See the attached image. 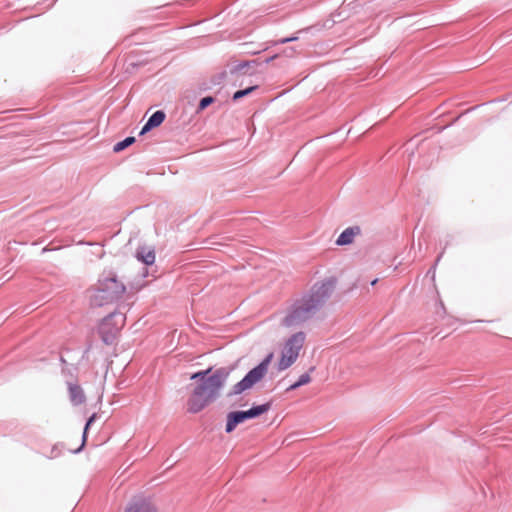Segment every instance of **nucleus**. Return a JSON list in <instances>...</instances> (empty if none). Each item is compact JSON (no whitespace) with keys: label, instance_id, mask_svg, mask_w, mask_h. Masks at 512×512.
Instances as JSON below:
<instances>
[{"label":"nucleus","instance_id":"f3484780","mask_svg":"<svg viewBox=\"0 0 512 512\" xmlns=\"http://www.w3.org/2000/svg\"><path fill=\"white\" fill-rule=\"evenodd\" d=\"M377 281H378V279H374V280L371 282V285H372V286L376 285Z\"/></svg>","mask_w":512,"mask_h":512},{"label":"nucleus","instance_id":"0eeeda50","mask_svg":"<svg viewBox=\"0 0 512 512\" xmlns=\"http://www.w3.org/2000/svg\"><path fill=\"white\" fill-rule=\"evenodd\" d=\"M70 401L73 405H80L85 402V395L82 388L77 384L68 385Z\"/></svg>","mask_w":512,"mask_h":512},{"label":"nucleus","instance_id":"f8f14e48","mask_svg":"<svg viewBox=\"0 0 512 512\" xmlns=\"http://www.w3.org/2000/svg\"><path fill=\"white\" fill-rule=\"evenodd\" d=\"M310 381H311V377H310V375H309L308 373L302 374V375L299 377L298 381H297V382H295L294 384H292V385L288 388V390H295V389L299 388V387H300V386H302V385H306V384H308Z\"/></svg>","mask_w":512,"mask_h":512},{"label":"nucleus","instance_id":"4468645a","mask_svg":"<svg viewBox=\"0 0 512 512\" xmlns=\"http://www.w3.org/2000/svg\"><path fill=\"white\" fill-rule=\"evenodd\" d=\"M257 88V86L248 87L244 90H239L234 93L233 100H239L240 98L250 94L252 91H254Z\"/></svg>","mask_w":512,"mask_h":512},{"label":"nucleus","instance_id":"9b49d317","mask_svg":"<svg viewBox=\"0 0 512 512\" xmlns=\"http://www.w3.org/2000/svg\"><path fill=\"white\" fill-rule=\"evenodd\" d=\"M359 232L358 228L345 229L336 240L338 245H347L353 242L355 235Z\"/></svg>","mask_w":512,"mask_h":512},{"label":"nucleus","instance_id":"f03ea898","mask_svg":"<svg viewBox=\"0 0 512 512\" xmlns=\"http://www.w3.org/2000/svg\"><path fill=\"white\" fill-rule=\"evenodd\" d=\"M334 280H327L316 284L312 293L296 301L287 311L282 319V325L286 328H295L309 320L318 307L327 299L333 289Z\"/></svg>","mask_w":512,"mask_h":512},{"label":"nucleus","instance_id":"f257e3e1","mask_svg":"<svg viewBox=\"0 0 512 512\" xmlns=\"http://www.w3.org/2000/svg\"><path fill=\"white\" fill-rule=\"evenodd\" d=\"M211 372L208 368L191 375L194 384L187 401L188 412L198 413L219 397L229 373L223 368Z\"/></svg>","mask_w":512,"mask_h":512},{"label":"nucleus","instance_id":"dca6fc26","mask_svg":"<svg viewBox=\"0 0 512 512\" xmlns=\"http://www.w3.org/2000/svg\"><path fill=\"white\" fill-rule=\"evenodd\" d=\"M213 102H214L213 97L208 96V97L202 98L199 103L198 111H203L206 107H208Z\"/></svg>","mask_w":512,"mask_h":512},{"label":"nucleus","instance_id":"20e7f679","mask_svg":"<svg viewBox=\"0 0 512 512\" xmlns=\"http://www.w3.org/2000/svg\"><path fill=\"white\" fill-rule=\"evenodd\" d=\"M305 341V333L296 332L283 342L277 363L279 371L286 370L297 361L304 347Z\"/></svg>","mask_w":512,"mask_h":512},{"label":"nucleus","instance_id":"1a4fd4ad","mask_svg":"<svg viewBox=\"0 0 512 512\" xmlns=\"http://www.w3.org/2000/svg\"><path fill=\"white\" fill-rule=\"evenodd\" d=\"M136 257L146 265H152L155 262V252L152 248L141 247L137 250Z\"/></svg>","mask_w":512,"mask_h":512},{"label":"nucleus","instance_id":"6e6552de","mask_svg":"<svg viewBox=\"0 0 512 512\" xmlns=\"http://www.w3.org/2000/svg\"><path fill=\"white\" fill-rule=\"evenodd\" d=\"M165 119V113L163 111H156L143 126L140 134H145L150 129L157 127L162 124Z\"/></svg>","mask_w":512,"mask_h":512},{"label":"nucleus","instance_id":"2eb2a0df","mask_svg":"<svg viewBox=\"0 0 512 512\" xmlns=\"http://www.w3.org/2000/svg\"><path fill=\"white\" fill-rule=\"evenodd\" d=\"M95 418H96V415L94 414V415H92V416L88 419V421H87V423H86V425H85V428H84V432H83V436H82V443H81V446L77 449V451H78V450H80V449L85 445L87 431H88V429H89L90 425L94 422Z\"/></svg>","mask_w":512,"mask_h":512},{"label":"nucleus","instance_id":"39448f33","mask_svg":"<svg viewBox=\"0 0 512 512\" xmlns=\"http://www.w3.org/2000/svg\"><path fill=\"white\" fill-rule=\"evenodd\" d=\"M272 359L273 353H269L257 367L252 369L240 382L233 386L229 395L241 394L259 382L267 373L268 366Z\"/></svg>","mask_w":512,"mask_h":512},{"label":"nucleus","instance_id":"9d476101","mask_svg":"<svg viewBox=\"0 0 512 512\" xmlns=\"http://www.w3.org/2000/svg\"><path fill=\"white\" fill-rule=\"evenodd\" d=\"M124 512H155V507L148 501H137L130 504Z\"/></svg>","mask_w":512,"mask_h":512},{"label":"nucleus","instance_id":"7ed1b4c3","mask_svg":"<svg viewBox=\"0 0 512 512\" xmlns=\"http://www.w3.org/2000/svg\"><path fill=\"white\" fill-rule=\"evenodd\" d=\"M125 291V285L115 276H106L99 279L88 292L91 305L101 307L119 300Z\"/></svg>","mask_w":512,"mask_h":512},{"label":"nucleus","instance_id":"423d86ee","mask_svg":"<svg viewBox=\"0 0 512 512\" xmlns=\"http://www.w3.org/2000/svg\"><path fill=\"white\" fill-rule=\"evenodd\" d=\"M269 404L254 406L247 411H234L227 415L226 432L231 433L238 424L262 415L269 410Z\"/></svg>","mask_w":512,"mask_h":512},{"label":"nucleus","instance_id":"ddd939ff","mask_svg":"<svg viewBox=\"0 0 512 512\" xmlns=\"http://www.w3.org/2000/svg\"><path fill=\"white\" fill-rule=\"evenodd\" d=\"M134 142H135V138L134 137H127L126 139H124L123 141L118 142L114 146V151L115 152H120V151L124 150L125 148H127L128 146H130L131 144H133Z\"/></svg>","mask_w":512,"mask_h":512}]
</instances>
